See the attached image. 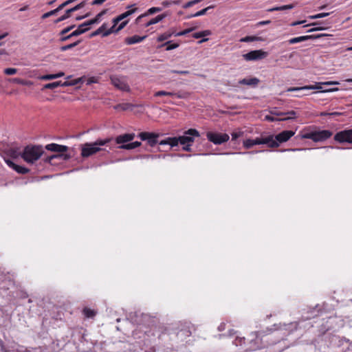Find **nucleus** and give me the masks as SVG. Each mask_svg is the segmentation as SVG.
Segmentation results:
<instances>
[{
    "mask_svg": "<svg viewBox=\"0 0 352 352\" xmlns=\"http://www.w3.org/2000/svg\"><path fill=\"white\" fill-rule=\"evenodd\" d=\"M284 113V116H287V117L280 118V120L281 121L295 119L297 115L296 112L294 111H289Z\"/></svg>",
    "mask_w": 352,
    "mask_h": 352,
    "instance_id": "nucleus-35",
    "label": "nucleus"
},
{
    "mask_svg": "<svg viewBox=\"0 0 352 352\" xmlns=\"http://www.w3.org/2000/svg\"><path fill=\"white\" fill-rule=\"evenodd\" d=\"M112 138L98 139L94 142L85 143L81 146V156L83 158L89 157L96 153L103 151L101 146L107 145Z\"/></svg>",
    "mask_w": 352,
    "mask_h": 352,
    "instance_id": "nucleus-2",
    "label": "nucleus"
},
{
    "mask_svg": "<svg viewBox=\"0 0 352 352\" xmlns=\"http://www.w3.org/2000/svg\"><path fill=\"white\" fill-rule=\"evenodd\" d=\"M267 55L268 53L267 52L262 50H257L250 51V52L243 54V57L245 60L251 61L263 59L266 58Z\"/></svg>",
    "mask_w": 352,
    "mask_h": 352,
    "instance_id": "nucleus-11",
    "label": "nucleus"
},
{
    "mask_svg": "<svg viewBox=\"0 0 352 352\" xmlns=\"http://www.w3.org/2000/svg\"><path fill=\"white\" fill-rule=\"evenodd\" d=\"M195 29V28H190L186 29L182 32H176L175 31V36L186 35V34L192 32Z\"/></svg>",
    "mask_w": 352,
    "mask_h": 352,
    "instance_id": "nucleus-47",
    "label": "nucleus"
},
{
    "mask_svg": "<svg viewBox=\"0 0 352 352\" xmlns=\"http://www.w3.org/2000/svg\"><path fill=\"white\" fill-rule=\"evenodd\" d=\"M107 12L106 10H102L100 13H98L95 18L87 21L84 23V25H86V26H89L95 23H98L100 21L101 17Z\"/></svg>",
    "mask_w": 352,
    "mask_h": 352,
    "instance_id": "nucleus-25",
    "label": "nucleus"
},
{
    "mask_svg": "<svg viewBox=\"0 0 352 352\" xmlns=\"http://www.w3.org/2000/svg\"><path fill=\"white\" fill-rule=\"evenodd\" d=\"M128 22H129L128 20L122 21L119 24L118 27L116 29H114V27L110 28L105 32L103 33L102 37L107 36L110 35L112 33H117V32H118L119 31H120L122 29H123L126 25Z\"/></svg>",
    "mask_w": 352,
    "mask_h": 352,
    "instance_id": "nucleus-22",
    "label": "nucleus"
},
{
    "mask_svg": "<svg viewBox=\"0 0 352 352\" xmlns=\"http://www.w3.org/2000/svg\"><path fill=\"white\" fill-rule=\"evenodd\" d=\"M106 1L107 0H94L92 1V5H100V4L103 3Z\"/></svg>",
    "mask_w": 352,
    "mask_h": 352,
    "instance_id": "nucleus-64",
    "label": "nucleus"
},
{
    "mask_svg": "<svg viewBox=\"0 0 352 352\" xmlns=\"http://www.w3.org/2000/svg\"><path fill=\"white\" fill-rule=\"evenodd\" d=\"M329 15V12H322V13H319V14H315V15H311V16H309V18L311 19H320V18L326 17V16H327Z\"/></svg>",
    "mask_w": 352,
    "mask_h": 352,
    "instance_id": "nucleus-48",
    "label": "nucleus"
},
{
    "mask_svg": "<svg viewBox=\"0 0 352 352\" xmlns=\"http://www.w3.org/2000/svg\"><path fill=\"white\" fill-rule=\"evenodd\" d=\"M162 5L163 6V7L167 8L172 5V1H164L162 2Z\"/></svg>",
    "mask_w": 352,
    "mask_h": 352,
    "instance_id": "nucleus-61",
    "label": "nucleus"
},
{
    "mask_svg": "<svg viewBox=\"0 0 352 352\" xmlns=\"http://www.w3.org/2000/svg\"><path fill=\"white\" fill-rule=\"evenodd\" d=\"M179 144V137H168L164 140L160 141L159 144L161 146L163 145H169L170 148L178 146Z\"/></svg>",
    "mask_w": 352,
    "mask_h": 352,
    "instance_id": "nucleus-19",
    "label": "nucleus"
},
{
    "mask_svg": "<svg viewBox=\"0 0 352 352\" xmlns=\"http://www.w3.org/2000/svg\"><path fill=\"white\" fill-rule=\"evenodd\" d=\"M208 140L215 145H220L227 142L230 136L227 133L208 131L206 134Z\"/></svg>",
    "mask_w": 352,
    "mask_h": 352,
    "instance_id": "nucleus-5",
    "label": "nucleus"
},
{
    "mask_svg": "<svg viewBox=\"0 0 352 352\" xmlns=\"http://www.w3.org/2000/svg\"><path fill=\"white\" fill-rule=\"evenodd\" d=\"M260 80L258 78L256 77L250 78H243L240 80L238 83L239 85H244L251 87H256L259 83Z\"/></svg>",
    "mask_w": 352,
    "mask_h": 352,
    "instance_id": "nucleus-23",
    "label": "nucleus"
},
{
    "mask_svg": "<svg viewBox=\"0 0 352 352\" xmlns=\"http://www.w3.org/2000/svg\"><path fill=\"white\" fill-rule=\"evenodd\" d=\"M59 11H60V10L59 9L58 7H57L56 9L53 10H51L50 12H47L45 14H43L41 16V18L43 19H47L51 16H53V15H55L56 14H57Z\"/></svg>",
    "mask_w": 352,
    "mask_h": 352,
    "instance_id": "nucleus-45",
    "label": "nucleus"
},
{
    "mask_svg": "<svg viewBox=\"0 0 352 352\" xmlns=\"http://www.w3.org/2000/svg\"><path fill=\"white\" fill-rule=\"evenodd\" d=\"M295 7L294 4H288L281 6H276L267 10V12H274V11H283L286 10H291Z\"/></svg>",
    "mask_w": 352,
    "mask_h": 352,
    "instance_id": "nucleus-28",
    "label": "nucleus"
},
{
    "mask_svg": "<svg viewBox=\"0 0 352 352\" xmlns=\"http://www.w3.org/2000/svg\"><path fill=\"white\" fill-rule=\"evenodd\" d=\"M6 164H8V166L12 168H13V167L15 166V163L13 162L12 160H6Z\"/></svg>",
    "mask_w": 352,
    "mask_h": 352,
    "instance_id": "nucleus-62",
    "label": "nucleus"
},
{
    "mask_svg": "<svg viewBox=\"0 0 352 352\" xmlns=\"http://www.w3.org/2000/svg\"><path fill=\"white\" fill-rule=\"evenodd\" d=\"M233 343L236 345H242L245 343V338L236 337L234 340Z\"/></svg>",
    "mask_w": 352,
    "mask_h": 352,
    "instance_id": "nucleus-52",
    "label": "nucleus"
},
{
    "mask_svg": "<svg viewBox=\"0 0 352 352\" xmlns=\"http://www.w3.org/2000/svg\"><path fill=\"white\" fill-rule=\"evenodd\" d=\"M75 27V25H70V26H68L65 28H64L63 30H62L59 34L60 36H63V35H65L67 33H68L69 31H71L72 29H74Z\"/></svg>",
    "mask_w": 352,
    "mask_h": 352,
    "instance_id": "nucleus-50",
    "label": "nucleus"
},
{
    "mask_svg": "<svg viewBox=\"0 0 352 352\" xmlns=\"http://www.w3.org/2000/svg\"><path fill=\"white\" fill-rule=\"evenodd\" d=\"M85 6V3L84 2H81L80 3L76 5V6L72 8H69V10H70V12L72 13L75 11H77L78 10H80V8H83Z\"/></svg>",
    "mask_w": 352,
    "mask_h": 352,
    "instance_id": "nucleus-53",
    "label": "nucleus"
},
{
    "mask_svg": "<svg viewBox=\"0 0 352 352\" xmlns=\"http://www.w3.org/2000/svg\"><path fill=\"white\" fill-rule=\"evenodd\" d=\"M316 126H309L303 129L296 138L310 139L315 142H324L330 138L333 133L329 130H318Z\"/></svg>",
    "mask_w": 352,
    "mask_h": 352,
    "instance_id": "nucleus-1",
    "label": "nucleus"
},
{
    "mask_svg": "<svg viewBox=\"0 0 352 352\" xmlns=\"http://www.w3.org/2000/svg\"><path fill=\"white\" fill-rule=\"evenodd\" d=\"M137 8H133V9H131V10H129L126 12H124V13L120 14L119 16H118L117 17L118 18V19L121 21H122L123 19H124L125 18L128 17L129 16L131 15L132 14H133L136 10H137Z\"/></svg>",
    "mask_w": 352,
    "mask_h": 352,
    "instance_id": "nucleus-37",
    "label": "nucleus"
},
{
    "mask_svg": "<svg viewBox=\"0 0 352 352\" xmlns=\"http://www.w3.org/2000/svg\"><path fill=\"white\" fill-rule=\"evenodd\" d=\"M80 43V41L78 40L73 43H70L69 45H63L62 46L60 50L61 52H65L67 50H71L72 49L73 47H76V45H78L79 43Z\"/></svg>",
    "mask_w": 352,
    "mask_h": 352,
    "instance_id": "nucleus-44",
    "label": "nucleus"
},
{
    "mask_svg": "<svg viewBox=\"0 0 352 352\" xmlns=\"http://www.w3.org/2000/svg\"><path fill=\"white\" fill-rule=\"evenodd\" d=\"M179 43H172L170 41H167L163 44H162L159 47H163L166 46V50L170 51L174 49H176L179 47Z\"/></svg>",
    "mask_w": 352,
    "mask_h": 352,
    "instance_id": "nucleus-33",
    "label": "nucleus"
},
{
    "mask_svg": "<svg viewBox=\"0 0 352 352\" xmlns=\"http://www.w3.org/2000/svg\"><path fill=\"white\" fill-rule=\"evenodd\" d=\"M162 134L159 133H153V132H141L138 133V137L140 138L142 141H146L147 144L150 146H154L157 144H159V138L162 136Z\"/></svg>",
    "mask_w": 352,
    "mask_h": 352,
    "instance_id": "nucleus-6",
    "label": "nucleus"
},
{
    "mask_svg": "<svg viewBox=\"0 0 352 352\" xmlns=\"http://www.w3.org/2000/svg\"><path fill=\"white\" fill-rule=\"evenodd\" d=\"M137 8H133V9H131V10H129L126 12H124V13L120 14L119 16H118L117 17L118 18V19L121 21H122L123 19H124L125 18L128 17L129 16L131 15L132 14H133L136 10H137Z\"/></svg>",
    "mask_w": 352,
    "mask_h": 352,
    "instance_id": "nucleus-38",
    "label": "nucleus"
},
{
    "mask_svg": "<svg viewBox=\"0 0 352 352\" xmlns=\"http://www.w3.org/2000/svg\"><path fill=\"white\" fill-rule=\"evenodd\" d=\"M9 81L11 82H13V83H16V84H19V85H25V86H31L33 85V82L30 80H27L19 78H11L9 80Z\"/></svg>",
    "mask_w": 352,
    "mask_h": 352,
    "instance_id": "nucleus-29",
    "label": "nucleus"
},
{
    "mask_svg": "<svg viewBox=\"0 0 352 352\" xmlns=\"http://www.w3.org/2000/svg\"><path fill=\"white\" fill-rule=\"evenodd\" d=\"M338 81H327L322 82H318L316 85H305L303 87H289L287 89V91H296L301 90H313V89H322L321 85H339Z\"/></svg>",
    "mask_w": 352,
    "mask_h": 352,
    "instance_id": "nucleus-9",
    "label": "nucleus"
},
{
    "mask_svg": "<svg viewBox=\"0 0 352 352\" xmlns=\"http://www.w3.org/2000/svg\"><path fill=\"white\" fill-rule=\"evenodd\" d=\"M146 37H147V36H146V35L142 36H140L138 35H133L132 36L125 38L124 43L126 45H133V44L138 43L143 41L144 40L146 39Z\"/></svg>",
    "mask_w": 352,
    "mask_h": 352,
    "instance_id": "nucleus-21",
    "label": "nucleus"
},
{
    "mask_svg": "<svg viewBox=\"0 0 352 352\" xmlns=\"http://www.w3.org/2000/svg\"><path fill=\"white\" fill-rule=\"evenodd\" d=\"M137 8H133V9H131V10H129L126 12H124V13L120 14L119 16H118L117 17L118 18V19L121 21H122L123 19H124L125 18L128 17L129 16L131 15L132 14H133L136 10H137Z\"/></svg>",
    "mask_w": 352,
    "mask_h": 352,
    "instance_id": "nucleus-36",
    "label": "nucleus"
},
{
    "mask_svg": "<svg viewBox=\"0 0 352 352\" xmlns=\"http://www.w3.org/2000/svg\"><path fill=\"white\" fill-rule=\"evenodd\" d=\"M173 35L175 36V30H174V28H170L168 31L159 35V36L157 38V41L158 42H162L170 38Z\"/></svg>",
    "mask_w": 352,
    "mask_h": 352,
    "instance_id": "nucleus-24",
    "label": "nucleus"
},
{
    "mask_svg": "<svg viewBox=\"0 0 352 352\" xmlns=\"http://www.w3.org/2000/svg\"><path fill=\"white\" fill-rule=\"evenodd\" d=\"M40 79L44 80H53L55 79L54 74H47L40 77Z\"/></svg>",
    "mask_w": 352,
    "mask_h": 352,
    "instance_id": "nucleus-55",
    "label": "nucleus"
},
{
    "mask_svg": "<svg viewBox=\"0 0 352 352\" xmlns=\"http://www.w3.org/2000/svg\"><path fill=\"white\" fill-rule=\"evenodd\" d=\"M162 8L160 7H152L148 9L144 14H142L135 19V23L137 24H140L143 21V19L146 17L148 15L153 14L155 13L161 12Z\"/></svg>",
    "mask_w": 352,
    "mask_h": 352,
    "instance_id": "nucleus-16",
    "label": "nucleus"
},
{
    "mask_svg": "<svg viewBox=\"0 0 352 352\" xmlns=\"http://www.w3.org/2000/svg\"><path fill=\"white\" fill-rule=\"evenodd\" d=\"M200 137L199 132L195 129H190L184 131V135L179 136V141L181 145L192 144L195 138Z\"/></svg>",
    "mask_w": 352,
    "mask_h": 352,
    "instance_id": "nucleus-7",
    "label": "nucleus"
},
{
    "mask_svg": "<svg viewBox=\"0 0 352 352\" xmlns=\"http://www.w3.org/2000/svg\"><path fill=\"white\" fill-rule=\"evenodd\" d=\"M169 15L168 12H164L161 14L157 15L158 18H160V21H162L163 19H164L166 17H167Z\"/></svg>",
    "mask_w": 352,
    "mask_h": 352,
    "instance_id": "nucleus-60",
    "label": "nucleus"
},
{
    "mask_svg": "<svg viewBox=\"0 0 352 352\" xmlns=\"http://www.w3.org/2000/svg\"><path fill=\"white\" fill-rule=\"evenodd\" d=\"M141 144L142 143L140 142L135 141L126 144L120 145L118 148L124 150H132L139 147Z\"/></svg>",
    "mask_w": 352,
    "mask_h": 352,
    "instance_id": "nucleus-26",
    "label": "nucleus"
},
{
    "mask_svg": "<svg viewBox=\"0 0 352 352\" xmlns=\"http://www.w3.org/2000/svg\"><path fill=\"white\" fill-rule=\"evenodd\" d=\"M265 120H268V121H270V122L280 121V118L279 119L276 118L275 117H274L272 116H265Z\"/></svg>",
    "mask_w": 352,
    "mask_h": 352,
    "instance_id": "nucleus-59",
    "label": "nucleus"
},
{
    "mask_svg": "<svg viewBox=\"0 0 352 352\" xmlns=\"http://www.w3.org/2000/svg\"><path fill=\"white\" fill-rule=\"evenodd\" d=\"M45 148L47 151L59 153L58 154L66 152L68 150V147L67 146L60 145L55 143L47 144L45 146Z\"/></svg>",
    "mask_w": 352,
    "mask_h": 352,
    "instance_id": "nucleus-17",
    "label": "nucleus"
},
{
    "mask_svg": "<svg viewBox=\"0 0 352 352\" xmlns=\"http://www.w3.org/2000/svg\"><path fill=\"white\" fill-rule=\"evenodd\" d=\"M135 137V133H124L117 136L115 141L118 144H126L125 143L132 141Z\"/></svg>",
    "mask_w": 352,
    "mask_h": 352,
    "instance_id": "nucleus-15",
    "label": "nucleus"
},
{
    "mask_svg": "<svg viewBox=\"0 0 352 352\" xmlns=\"http://www.w3.org/2000/svg\"><path fill=\"white\" fill-rule=\"evenodd\" d=\"M12 169L20 174H26L30 172V170L28 168L17 164H15Z\"/></svg>",
    "mask_w": 352,
    "mask_h": 352,
    "instance_id": "nucleus-40",
    "label": "nucleus"
},
{
    "mask_svg": "<svg viewBox=\"0 0 352 352\" xmlns=\"http://www.w3.org/2000/svg\"><path fill=\"white\" fill-rule=\"evenodd\" d=\"M4 74L6 75H13L17 72V69L15 68H6L3 71Z\"/></svg>",
    "mask_w": 352,
    "mask_h": 352,
    "instance_id": "nucleus-51",
    "label": "nucleus"
},
{
    "mask_svg": "<svg viewBox=\"0 0 352 352\" xmlns=\"http://www.w3.org/2000/svg\"><path fill=\"white\" fill-rule=\"evenodd\" d=\"M334 140L339 143L352 144V129L339 131L334 135Z\"/></svg>",
    "mask_w": 352,
    "mask_h": 352,
    "instance_id": "nucleus-10",
    "label": "nucleus"
},
{
    "mask_svg": "<svg viewBox=\"0 0 352 352\" xmlns=\"http://www.w3.org/2000/svg\"><path fill=\"white\" fill-rule=\"evenodd\" d=\"M71 13L72 12H70V10L69 9H67L63 15H62L61 16H60L59 18H58L57 19L55 20L54 23H58L63 21L66 20L67 19H68L71 16Z\"/></svg>",
    "mask_w": 352,
    "mask_h": 352,
    "instance_id": "nucleus-42",
    "label": "nucleus"
},
{
    "mask_svg": "<svg viewBox=\"0 0 352 352\" xmlns=\"http://www.w3.org/2000/svg\"><path fill=\"white\" fill-rule=\"evenodd\" d=\"M295 135V131L291 130H285L280 133L274 135H269L270 148H277L280 144L287 142L292 137Z\"/></svg>",
    "mask_w": 352,
    "mask_h": 352,
    "instance_id": "nucleus-4",
    "label": "nucleus"
},
{
    "mask_svg": "<svg viewBox=\"0 0 352 352\" xmlns=\"http://www.w3.org/2000/svg\"><path fill=\"white\" fill-rule=\"evenodd\" d=\"M321 36H322V35H319V34L318 35L301 36L290 38L289 40H288V43H289V44H295L297 43H300V42H302V41H308V40H311V39L318 38H320Z\"/></svg>",
    "mask_w": 352,
    "mask_h": 352,
    "instance_id": "nucleus-18",
    "label": "nucleus"
},
{
    "mask_svg": "<svg viewBox=\"0 0 352 352\" xmlns=\"http://www.w3.org/2000/svg\"><path fill=\"white\" fill-rule=\"evenodd\" d=\"M175 96L179 99H186L190 96V93L186 91H179L178 92L166 91H158L154 94V96Z\"/></svg>",
    "mask_w": 352,
    "mask_h": 352,
    "instance_id": "nucleus-13",
    "label": "nucleus"
},
{
    "mask_svg": "<svg viewBox=\"0 0 352 352\" xmlns=\"http://www.w3.org/2000/svg\"><path fill=\"white\" fill-rule=\"evenodd\" d=\"M107 30V24L106 23H104L98 29H97L96 31L93 32L91 34V37L96 36L100 34H102V36L103 33L105 32Z\"/></svg>",
    "mask_w": 352,
    "mask_h": 352,
    "instance_id": "nucleus-31",
    "label": "nucleus"
},
{
    "mask_svg": "<svg viewBox=\"0 0 352 352\" xmlns=\"http://www.w3.org/2000/svg\"><path fill=\"white\" fill-rule=\"evenodd\" d=\"M212 34L211 31L209 30L195 32L192 34V37L195 38H199L202 37H205L207 36H210Z\"/></svg>",
    "mask_w": 352,
    "mask_h": 352,
    "instance_id": "nucleus-34",
    "label": "nucleus"
},
{
    "mask_svg": "<svg viewBox=\"0 0 352 352\" xmlns=\"http://www.w3.org/2000/svg\"><path fill=\"white\" fill-rule=\"evenodd\" d=\"M270 140L268 136H262L261 138H256L254 140L247 139L243 141V145L245 148L249 149L251 148L254 145L257 144H267L269 147Z\"/></svg>",
    "mask_w": 352,
    "mask_h": 352,
    "instance_id": "nucleus-12",
    "label": "nucleus"
},
{
    "mask_svg": "<svg viewBox=\"0 0 352 352\" xmlns=\"http://www.w3.org/2000/svg\"><path fill=\"white\" fill-rule=\"evenodd\" d=\"M44 153L43 148L41 145H28L20 153L23 160L28 163L33 164L37 161Z\"/></svg>",
    "mask_w": 352,
    "mask_h": 352,
    "instance_id": "nucleus-3",
    "label": "nucleus"
},
{
    "mask_svg": "<svg viewBox=\"0 0 352 352\" xmlns=\"http://www.w3.org/2000/svg\"><path fill=\"white\" fill-rule=\"evenodd\" d=\"M252 343H254V345L250 347V351H256L263 348V346H261V344H257V338L255 340L252 341Z\"/></svg>",
    "mask_w": 352,
    "mask_h": 352,
    "instance_id": "nucleus-49",
    "label": "nucleus"
},
{
    "mask_svg": "<svg viewBox=\"0 0 352 352\" xmlns=\"http://www.w3.org/2000/svg\"><path fill=\"white\" fill-rule=\"evenodd\" d=\"M258 40H259V38L256 36H247L245 37L241 38L240 41L241 42H252V41H258Z\"/></svg>",
    "mask_w": 352,
    "mask_h": 352,
    "instance_id": "nucleus-46",
    "label": "nucleus"
},
{
    "mask_svg": "<svg viewBox=\"0 0 352 352\" xmlns=\"http://www.w3.org/2000/svg\"><path fill=\"white\" fill-rule=\"evenodd\" d=\"M120 22V21L118 19V17H116L113 19V25L112 27H114V29H116V25Z\"/></svg>",
    "mask_w": 352,
    "mask_h": 352,
    "instance_id": "nucleus-63",
    "label": "nucleus"
},
{
    "mask_svg": "<svg viewBox=\"0 0 352 352\" xmlns=\"http://www.w3.org/2000/svg\"><path fill=\"white\" fill-rule=\"evenodd\" d=\"M71 156L68 154H64L63 153L60 154H54L50 156H47L44 159V161L47 163H49L52 165H54L55 163L53 162V160L58 158H61L64 160H67L70 159Z\"/></svg>",
    "mask_w": 352,
    "mask_h": 352,
    "instance_id": "nucleus-20",
    "label": "nucleus"
},
{
    "mask_svg": "<svg viewBox=\"0 0 352 352\" xmlns=\"http://www.w3.org/2000/svg\"><path fill=\"white\" fill-rule=\"evenodd\" d=\"M192 145V144H184V145H182L183 146L182 150L185 151L190 152L192 151V148H191Z\"/></svg>",
    "mask_w": 352,
    "mask_h": 352,
    "instance_id": "nucleus-57",
    "label": "nucleus"
},
{
    "mask_svg": "<svg viewBox=\"0 0 352 352\" xmlns=\"http://www.w3.org/2000/svg\"><path fill=\"white\" fill-rule=\"evenodd\" d=\"M82 314L86 318H94L96 315V311L88 307H85L82 309Z\"/></svg>",
    "mask_w": 352,
    "mask_h": 352,
    "instance_id": "nucleus-30",
    "label": "nucleus"
},
{
    "mask_svg": "<svg viewBox=\"0 0 352 352\" xmlns=\"http://www.w3.org/2000/svg\"><path fill=\"white\" fill-rule=\"evenodd\" d=\"M110 80L111 84L118 89L126 92H129L131 91V88L127 83L126 77L116 75L111 76L110 77Z\"/></svg>",
    "mask_w": 352,
    "mask_h": 352,
    "instance_id": "nucleus-8",
    "label": "nucleus"
},
{
    "mask_svg": "<svg viewBox=\"0 0 352 352\" xmlns=\"http://www.w3.org/2000/svg\"><path fill=\"white\" fill-rule=\"evenodd\" d=\"M159 22H160V18H158V16H157L150 19L149 21H146L145 23H144L142 24V26L144 27V28H147V27H148L150 25L156 24V23H157Z\"/></svg>",
    "mask_w": 352,
    "mask_h": 352,
    "instance_id": "nucleus-43",
    "label": "nucleus"
},
{
    "mask_svg": "<svg viewBox=\"0 0 352 352\" xmlns=\"http://www.w3.org/2000/svg\"><path fill=\"white\" fill-rule=\"evenodd\" d=\"M86 25L84 23L79 25L78 28L72 32V36H77L89 30V28H86Z\"/></svg>",
    "mask_w": 352,
    "mask_h": 352,
    "instance_id": "nucleus-27",
    "label": "nucleus"
},
{
    "mask_svg": "<svg viewBox=\"0 0 352 352\" xmlns=\"http://www.w3.org/2000/svg\"><path fill=\"white\" fill-rule=\"evenodd\" d=\"M170 73L173 74H182V75H187L190 73L189 71L187 70H170Z\"/></svg>",
    "mask_w": 352,
    "mask_h": 352,
    "instance_id": "nucleus-56",
    "label": "nucleus"
},
{
    "mask_svg": "<svg viewBox=\"0 0 352 352\" xmlns=\"http://www.w3.org/2000/svg\"><path fill=\"white\" fill-rule=\"evenodd\" d=\"M74 36H72V33L69 34V35H63L60 38V41L61 42H64V41H66L67 40H69V38H71L72 37H74Z\"/></svg>",
    "mask_w": 352,
    "mask_h": 352,
    "instance_id": "nucleus-58",
    "label": "nucleus"
},
{
    "mask_svg": "<svg viewBox=\"0 0 352 352\" xmlns=\"http://www.w3.org/2000/svg\"><path fill=\"white\" fill-rule=\"evenodd\" d=\"M243 134H244L243 131H242L240 129H237L236 130H235L234 131H233L231 133L232 140H233V141L236 140L239 138L242 137L243 135Z\"/></svg>",
    "mask_w": 352,
    "mask_h": 352,
    "instance_id": "nucleus-41",
    "label": "nucleus"
},
{
    "mask_svg": "<svg viewBox=\"0 0 352 352\" xmlns=\"http://www.w3.org/2000/svg\"><path fill=\"white\" fill-rule=\"evenodd\" d=\"M79 80H80L78 79V80H75L72 82H68V81H65L63 82H62L61 81L53 82L45 84L43 87V89H54L58 87H67V86H71V85H75L78 82Z\"/></svg>",
    "mask_w": 352,
    "mask_h": 352,
    "instance_id": "nucleus-14",
    "label": "nucleus"
},
{
    "mask_svg": "<svg viewBox=\"0 0 352 352\" xmlns=\"http://www.w3.org/2000/svg\"><path fill=\"white\" fill-rule=\"evenodd\" d=\"M214 6H210L204 9H202L198 12H197L195 14H192L189 16H187L188 19H190V18H192V17H197V16H202V15H204L206 14L207 11L210 9H212L213 8Z\"/></svg>",
    "mask_w": 352,
    "mask_h": 352,
    "instance_id": "nucleus-32",
    "label": "nucleus"
},
{
    "mask_svg": "<svg viewBox=\"0 0 352 352\" xmlns=\"http://www.w3.org/2000/svg\"><path fill=\"white\" fill-rule=\"evenodd\" d=\"M137 8H133V9H131V10H129L126 12H124V13L120 14L119 16H118L117 17L118 18V19L121 21H122L123 19H124L125 18L128 17L129 16L131 15L132 14H133L136 10H137Z\"/></svg>",
    "mask_w": 352,
    "mask_h": 352,
    "instance_id": "nucleus-39",
    "label": "nucleus"
},
{
    "mask_svg": "<svg viewBox=\"0 0 352 352\" xmlns=\"http://www.w3.org/2000/svg\"><path fill=\"white\" fill-rule=\"evenodd\" d=\"M76 0H67L65 2H63V3H61L60 5H59L58 7L59 8V9L61 10H63L65 6L69 5L70 3L76 1Z\"/></svg>",
    "mask_w": 352,
    "mask_h": 352,
    "instance_id": "nucleus-54",
    "label": "nucleus"
}]
</instances>
